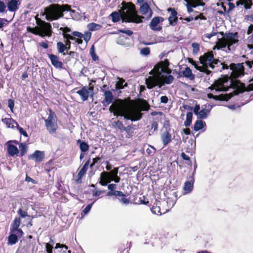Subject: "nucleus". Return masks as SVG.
<instances>
[{"instance_id":"f257e3e1","label":"nucleus","mask_w":253,"mask_h":253,"mask_svg":"<svg viewBox=\"0 0 253 253\" xmlns=\"http://www.w3.org/2000/svg\"><path fill=\"white\" fill-rule=\"evenodd\" d=\"M122 5V8L118 12L114 11L110 14L112 21L113 22H117L121 19H122L123 22L128 23H140L143 22L142 19L144 17L137 14L134 4L131 2H123Z\"/></svg>"},{"instance_id":"f03ea898","label":"nucleus","mask_w":253,"mask_h":253,"mask_svg":"<svg viewBox=\"0 0 253 253\" xmlns=\"http://www.w3.org/2000/svg\"><path fill=\"white\" fill-rule=\"evenodd\" d=\"M243 64V63L238 64L231 63L229 66L230 69L232 71L230 75V87L235 89L233 91V94L236 95L243 93L246 90L245 84L237 80L239 77L244 75L245 68Z\"/></svg>"},{"instance_id":"7ed1b4c3","label":"nucleus","mask_w":253,"mask_h":253,"mask_svg":"<svg viewBox=\"0 0 253 253\" xmlns=\"http://www.w3.org/2000/svg\"><path fill=\"white\" fill-rule=\"evenodd\" d=\"M200 62L202 65L201 67L196 68L197 70L200 72L205 73L209 75L211 73V71L208 68L209 67L211 69H214L216 67H219L222 65L218 59H214L212 51L205 53L199 58Z\"/></svg>"},{"instance_id":"20e7f679","label":"nucleus","mask_w":253,"mask_h":253,"mask_svg":"<svg viewBox=\"0 0 253 253\" xmlns=\"http://www.w3.org/2000/svg\"><path fill=\"white\" fill-rule=\"evenodd\" d=\"M38 27L32 28L31 27H27V31L30 32L35 35H39L41 37L45 36L50 37L52 34L51 25L49 23L46 22L41 19L37 21Z\"/></svg>"},{"instance_id":"39448f33","label":"nucleus","mask_w":253,"mask_h":253,"mask_svg":"<svg viewBox=\"0 0 253 253\" xmlns=\"http://www.w3.org/2000/svg\"><path fill=\"white\" fill-rule=\"evenodd\" d=\"M119 168H114L110 171H103L100 173L99 183L105 186L111 181L115 183H119L120 181L121 177L118 175Z\"/></svg>"},{"instance_id":"423d86ee","label":"nucleus","mask_w":253,"mask_h":253,"mask_svg":"<svg viewBox=\"0 0 253 253\" xmlns=\"http://www.w3.org/2000/svg\"><path fill=\"white\" fill-rule=\"evenodd\" d=\"M129 100V97L124 99L119 98L116 99L110 106L109 111L112 113L114 116L119 117L128 109Z\"/></svg>"},{"instance_id":"0eeeda50","label":"nucleus","mask_w":253,"mask_h":253,"mask_svg":"<svg viewBox=\"0 0 253 253\" xmlns=\"http://www.w3.org/2000/svg\"><path fill=\"white\" fill-rule=\"evenodd\" d=\"M44 11L46 15V19L48 21L56 20L64 16L59 4H51L45 7Z\"/></svg>"},{"instance_id":"6e6552de","label":"nucleus","mask_w":253,"mask_h":253,"mask_svg":"<svg viewBox=\"0 0 253 253\" xmlns=\"http://www.w3.org/2000/svg\"><path fill=\"white\" fill-rule=\"evenodd\" d=\"M24 232L20 228L19 222L15 220L11 222L10 227V235L8 237V243L11 245L15 244L18 241V238H21Z\"/></svg>"},{"instance_id":"1a4fd4ad","label":"nucleus","mask_w":253,"mask_h":253,"mask_svg":"<svg viewBox=\"0 0 253 253\" xmlns=\"http://www.w3.org/2000/svg\"><path fill=\"white\" fill-rule=\"evenodd\" d=\"M49 112L48 118L44 121L45 125L48 132L50 134H53L56 132L58 126L54 119L56 117L54 112L51 109H49Z\"/></svg>"},{"instance_id":"9d476101","label":"nucleus","mask_w":253,"mask_h":253,"mask_svg":"<svg viewBox=\"0 0 253 253\" xmlns=\"http://www.w3.org/2000/svg\"><path fill=\"white\" fill-rule=\"evenodd\" d=\"M119 116L123 117L125 119L131 120V121H136L141 119L142 117V114L139 110H133L128 111L127 109L125 111Z\"/></svg>"},{"instance_id":"9b49d317","label":"nucleus","mask_w":253,"mask_h":253,"mask_svg":"<svg viewBox=\"0 0 253 253\" xmlns=\"http://www.w3.org/2000/svg\"><path fill=\"white\" fill-rule=\"evenodd\" d=\"M109 87L106 84H104L100 88L101 92L104 93V99L102 101L103 106L106 107L113 102V95L110 90H108Z\"/></svg>"},{"instance_id":"f8f14e48","label":"nucleus","mask_w":253,"mask_h":253,"mask_svg":"<svg viewBox=\"0 0 253 253\" xmlns=\"http://www.w3.org/2000/svg\"><path fill=\"white\" fill-rule=\"evenodd\" d=\"M220 90L226 91L230 87L231 77L226 76L225 77L219 79L216 81Z\"/></svg>"},{"instance_id":"ddd939ff","label":"nucleus","mask_w":253,"mask_h":253,"mask_svg":"<svg viewBox=\"0 0 253 253\" xmlns=\"http://www.w3.org/2000/svg\"><path fill=\"white\" fill-rule=\"evenodd\" d=\"M224 38L228 43V49L229 50H230V47L231 45L237 43L239 41L238 39V33L237 32L226 33Z\"/></svg>"},{"instance_id":"4468645a","label":"nucleus","mask_w":253,"mask_h":253,"mask_svg":"<svg viewBox=\"0 0 253 253\" xmlns=\"http://www.w3.org/2000/svg\"><path fill=\"white\" fill-rule=\"evenodd\" d=\"M164 21V19L162 17L156 16L154 17L149 24V27L151 30L156 31H160L162 30V27L159 25Z\"/></svg>"},{"instance_id":"2eb2a0df","label":"nucleus","mask_w":253,"mask_h":253,"mask_svg":"<svg viewBox=\"0 0 253 253\" xmlns=\"http://www.w3.org/2000/svg\"><path fill=\"white\" fill-rule=\"evenodd\" d=\"M146 84L148 89H152L156 86L159 87L160 84V78L156 76H149L148 79L146 80Z\"/></svg>"},{"instance_id":"dca6fc26","label":"nucleus","mask_w":253,"mask_h":253,"mask_svg":"<svg viewBox=\"0 0 253 253\" xmlns=\"http://www.w3.org/2000/svg\"><path fill=\"white\" fill-rule=\"evenodd\" d=\"M236 95L235 94H233V92L230 93L229 94H220L219 95H214L212 93H208L207 96L209 98L211 99L213 98L215 100H219V101H228L233 96Z\"/></svg>"},{"instance_id":"f3484780","label":"nucleus","mask_w":253,"mask_h":253,"mask_svg":"<svg viewBox=\"0 0 253 253\" xmlns=\"http://www.w3.org/2000/svg\"><path fill=\"white\" fill-rule=\"evenodd\" d=\"M169 12H170L169 16L168 18L169 24L172 26L176 25L178 21L177 12L174 8H169Z\"/></svg>"},{"instance_id":"a211bd4d","label":"nucleus","mask_w":253,"mask_h":253,"mask_svg":"<svg viewBox=\"0 0 253 253\" xmlns=\"http://www.w3.org/2000/svg\"><path fill=\"white\" fill-rule=\"evenodd\" d=\"M194 113L196 115L198 116V118L204 119L207 118L209 111L206 109L200 110V106L199 104H196L194 108Z\"/></svg>"},{"instance_id":"6ab92c4d","label":"nucleus","mask_w":253,"mask_h":253,"mask_svg":"<svg viewBox=\"0 0 253 253\" xmlns=\"http://www.w3.org/2000/svg\"><path fill=\"white\" fill-rule=\"evenodd\" d=\"M45 157L44 151H41L39 150H36L34 153L29 156V159H34L35 162H42Z\"/></svg>"},{"instance_id":"aec40b11","label":"nucleus","mask_w":253,"mask_h":253,"mask_svg":"<svg viewBox=\"0 0 253 253\" xmlns=\"http://www.w3.org/2000/svg\"><path fill=\"white\" fill-rule=\"evenodd\" d=\"M168 202L165 201H157L151 208V211L155 214L160 215L161 207H167Z\"/></svg>"},{"instance_id":"412c9836","label":"nucleus","mask_w":253,"mask_h":253,"mask_svg":"<svg viewBox=\"0 0 253 253\" xmlns=\"http://www.w3.org/2000/svg\"><path fill=\"white\" fill-rule=\"evenodd\" d=\"M48 58L50 59L52 65L57 69H62L63 63L59 60V57L53 54H48Z\"/></svg>"},{"instance_id":"4be33fe9","label":"nucleus","mask_w":253,"mask_h":253,"mask_svg":"<svg viewBox=\"0 0 253 253\" xmlns=\"http://www.w3.org/2000/svg\"><path fill=\"white\" fill-rule=\"evenodd\" d=\"M116 184L114 183L108 185V189L109 190L107 194V196H124V193L121 191L115 190L116 188Z\"/></svg>"},{"instance_id":"5701e85b","label":"nucleus","mask_w":253,"mask_h":253,"mask_svg":"<svg viewBox=\"0 0 253 253\" xmlns=\"http://www.w3.org/2000/svg\"><path fill=\"white\" fill-rule=\"evenodd\" d=\"M11 142V141H9L7 142V151L9 156L14 157L16 156H17L19 153V150L16 146L10 144V143Z\"/></svg>"},{"instance_id":"b1692460","label":"nucleus","mask_w":253,"mask_h":253,"mask_svg":"<svg viewBox=\"0 0 253 253\" xmlns=\"http://www.w3.org/2000/svg\"><path fill=\"white\" fill-rule=\"evenodd\" d=\"M140 11L143 15H146L148 13V18L152 16L153 11L147 2H145L141 4L140 7Z\"/></svg>"},{"instance_id":"393cba45","label":"nucleus","mask_w":253,"mask_h":253,"mask_svg":"<svg viewBox=\"0 0 253 253\" xmlns=\"http://www.w3.org/2000/svg\"><path fill=\"white\" fill-rule=\"evenodd\" d=\"M181 77H185L189 79L190 80H194L195 79V75L192 73V70L189 67H186L182 72V75L180 73H178L177 78H179Z\"/></svg>"},{"instance_id":"a878e982","label":"nucleus","mask_w":253,"mask_h":253,"mask_svg":"<svg viewBox=\"0 0 253 253\" xmlns=\"http://www.w3.org/2000/svg\"><path fill=\"white\" fill-rule=\"evenodd\" d=\"M20 0H9L7 3L8 10L10 12H15L18 9L20 3Z\"/></svg>"},{"instance_id":"bb28decb","label":"nucleus","mask_w":253,"mask_h":253,"mask_svg":"<svg viewBox=\"0 0 253 253\" xmlns=\"http://www.w3.org/2000/svg\"><path fill=\"white\" fill-rule=\"evenodd\" d=\"M160 84L159 85V87H161L165 84H171L173 80L174 77L170 75H169L168 76H165L162 75L160 77Z\"/></svg>"},{"instance_id":"cd10ccee","label":"nucleus","mask_w":253,"mask_h":253,"mask_svg":"<svg viewBox=\"0 0 253 253\" xmlns=\"http://www.w3.org/2000/svg\"><path fill=\"white\" fill-rule=\"evenodd\" d=\"M76 93L80 96L83 101L87 100L90 96L89 91L88 90L87 86L82 87L81 89L77 91Z\"/></svg>"},{"instance_id":"c85d7f7f","label":"nucleus","mask_w":253,"mask_h":253,"mask_svg":"<svg viewBox=\"0 0 253 253\" xmlns=\"http://www.w3.org/2000/svg\"><path fill=\"white\" fill-rule=\"evenodd\" d=\"M171 134L168 130L164 131L161 135V140L164 146H166L172 140Z\"/></svg>"},{"instance_id":"c756f323","label":"nucleus","mask_w":253,"mask_h":253,"mask_svg":"<svg viewBox=\"0 0 253 253\" xmlns=\"http://www.w3.org/2000/svg\"><path fill=\"white\" fill-rule=\"evenodd\" d=\"M194 183V176L192 175L189 178V180L186 181L184 183V190L186 191L187 193L190 192L193 188V185Z\"/></svg>"},{"instance_id":"7c9ffc66","label":"nucleus","mask_w":253,"mask_h":253,"mask_svg":"<svg viewBox=\"0 0 253 253\" xmlns=\"http://www.w3.org/2000/svg\"><path fill=\"white\" fill-rule=\"evenodd\" d=\"M17 214L19 216L16 217L12 222H14L15 220H17V222H19V226H20L22 218H25L27 216H29L28 213L27 211L23 210L22 208H20L17 211Z\"/></svg>"},{"instance_id":"2f4dec72","label":"nucleus","mask_w":253,"mask_h":253,"mask_svg":"<svg viewBox=\"0 0 253 253\" xmlns=\"http://www.w3.org/2000/svg\"><path fill=\"white\" fill-rule=\"evenodd\" d=\"M163 70V67L158 63L154 66L153 69L150 72V74L160 78L162 75V74L163 72H161V71Z\"/></svg>"},{"instance_id":"473e14b6","label":"nucleus","mask_w":253,"mask_h":253,"mask_svg":"<svg viewBox=\"0 0 253 253\" xmlns=\"http://www.w3.org/2000/svg\"><path fill=\"white\" fill-rule=\"evenodd\" d=\"M77 143L79 145L81 152L86 153L89 150V146L85 141H83L81 139H78L77 141Z\"/></svg>"},{"instance_id":"72a5a7b5","label":"nucleus","mask_w":253,"mask_h":253,"mask_svg":"<svg viewBox=\"0 0 253 253\" xmlns=\"http://www.w3.org/2000/svg\"><path fill=\"white\" fill-rule=\"evenodd\" d=\"M236 4L237 6L243 5L246 9H250L253 5L251 0H238Z\"/></svg>"},{"instance_id":"f704fd0d","label":"nucleus","mask_w":253,"mask_h":253,"mask_svg":"<svg viewBox=\"0 0 253 253\" xmlns=\"http://www.w3.org/2000/svg\"><path fill=\"white\" fill-rule=\"evenodd\" d=\"M118 80L119 81L115 84V88L116 90L122 89L127 86V84L125 83V80L124 79L119 78Z\"/></svg>"},{"instance_id":"c9c22d12","label":"nucleus","mask_w":253,"mask_h":253,"mask_svg":"<svg viewBox=\"0 0 253 253\" xmlns=\"http://www.w3.org/2000/svg\"><path fill=\"white\" fill-rule=\"evenodd\" d=\"M72 34L76 37L75 42L77 43L78 44H82L83 42V41L82 38H83L84 34L82 33L78 32V31H73L72 32Z\"/></svg>"},{"instance_id":"e433bc0d","label":"nucleus","mask_w":253,"mask_h":253,"mask_svg":"<svg viewBox=\"0 0 253 253\" xmlns=\"http://www.w3.org/2000/svg\"><path fill=\"white\" fill-rule=\"evenodd\" d=\"M206 126L205 122L202 120H197L194 125L193 129L196 131H199L204 128Z\"/></svg>"},{"instance_id":"4c0bfd02","label":"nucleus","mask_w":253,"mask_h":253,"mask_svg":"<svg viewBox=\"0 0 253 253\" xmlns=\"http://www.w3.org/2000/svg\"><path fill=\"white\" fill-rule=\"evenodd\" d=\"M202 4L203 3H194V2H187L186 5V7L187 8V11L189 13H191V12H193V7L195 8L198 6H202Z\"/></svg>"},{"instance_id":"58836bf2","label":"nucleus","mask_w":253,"mask_h":253,"mask_svg":"<svg viewBox=\"0 0 253 253\" xmlns=\"http://www.w3.org/2000/svg\"><path fill=\"white\" fill-rule=\"evenodd\" d=\"M101 28L102 26L101 25L93 22L90 23L87 25V28L91 31L98 30Z\"/></svg>"},{"instance_id":"ea45409f","label":"nucleus","mask_w":253,"mask_h":253,"mask_svg":"<svg viewBox=\"0 0 253 253\" xmlns=\"http://www.w3.org/2000/svg\"><path fill=\"white\" fill-rule=\"evenodd\" d=\"M193 118V113L191 112H188L186 114V119L184 123V126L186 127L190 126Z\"/></svg>"},{"instance_id":"a19ab883","label":"nucleus","mask_w":253,"mask_h":253,"mask_svg":"<svg viewBox=\"0 0 253 253\" xmlns=\"http://www.w3.org/2000/svg\"><path fill=\"white\" fill-rule=\"evenodd\" d=\"M139 107L142 111H147L150 108V105L144 99L140 100Z\"/></svg>"},{"instance_id":"79ce46f5","label":"nucleus","mask_w":253,"mask_h":253,"mask_svg":"<svg viewBox=\"0 0 253 253\" xmlns=\"http://www.w3.org/2000/svg\"><path fill=\"white\" fill-rule=\"evenodd\" d=\"M19 147L20 151V155L21 157H23L27 152L28 146L25 143H21L20 144Z\"/></svg>"},{"instance_id":"37998d69","label":"nucleus","mask_w":253,"mask_h":253,"mask_svg":"<svg viewBox=\"0 0 253 253\" xmlns=\"http://www.w3.org/2000/svg\"><path fill=\"white\" fill-rule=\"evenodd\" d=\"M118 200L122 204L127 205L130 203L129 199L126 198V196L124 193V196H116Z\"/></svg>"},{"instance_id":"c03bdc74","label":"nucleus","mask_w":253,"mask_h":253,"mask_svg":"<svg viewBox=\"0 0 253 253\" xmlns=\"http://www.w3.org/2000/svg\"><path fill=\"white\" fill-rule=\"evenodd\" d=\"M146 197L144 196H142L139 197L138 201H136L135 199L134 200L133 203L135 204H144L147 206H150L149 205V201L148 200L146 201Z\"/></svg>"},{"instance_id":"a18cd8bd","label":"nucleus","mask_w":253,"mask_h":253,"mask_svg":"<svg viewBox=\"0 0 253 253\" xmlns=\"http://www.w3.org/2000/svg\"><path fill=\"white\" fill-rule=\"evenodd\" d=\"M89 53L93 61H96L98 60L99 57L95 53V48L93 45L91 47L90 49Z\"/></svg>"},{"instance_id":"49530a36","label":"nucleus","mask_w":253,"mask_h":253,"mask_svg":"<svg viewBox=\"0 0 253 253\" xmlns=\"http://www.w3.org/2000/svg\"><path fill=\"white\" fill-rule=\"evenodd\" d=\"M113 126L115 128H117L121 131H123L124 127L123 122L120 120L115 121L113 123Z\"/></svg>"},{"instance_id":"de8ad7c7","label":"nucleus","mask_w":253,"mask_h":253,"mask_svg":"<svg viewBox=\"0 0 253 253\" xmlns=\"http://www.w3.org/2000/svg\"><path fill=\"white\" fill-rule=\"evenodd\" d=\"M57 48L58 51L62 53L66 50V46L63 42H59L57 43Z\"/></svg>"},{"instance_id":"09e8293b","label":"nucleus","mask_w":253,"mask_h":253,"mask_svg":"<svg viewBox=\"0 0 253 253\" xmlns=\"http://www.w3.org/2000/svg\"><path fill=\"white\" fill-rule=\"evenodd\" d=\"M2 122L4 124L7 128H10V123H14V120L12 118H5L1 119Z\"/></svg>"},{"instance_id":"8fccbe9b","label":"nucleus","mask_w":253,"mask_h":253,"mask_svg":"<svg viewBox=\"0 0 253 253\" xmlns=\"http://www.w3.org/2000/svg\"><path fill=\"white\" fill-rule=\"evenodd\" d=\"M156 148L154 146H152L151 145H149V147L146 150V152L148 156H153L155 154V153H156Z\"/></svg>"},{"instance_id":"3c124183","label":"nucleus","mask_w":253,"mask_h":253,"mask_svg":"<svg viewBox=\"0 0 253 253\" xmlns=\"http://www.w3.org/2000/svg\"><path fill=\"white\" fill-rule=\"evenodd\" d=\"M217 44L221 48H225L226 46L228 47V43L224 37L218 40Z\"/></svg>"},{"instance_id":"603ef678","label":"nucleus","mask_w":253,"mask_h":253,"mask_svg":"<svg viewBox=\"0 0 253 253\" xmlns=\"http://www.w3.org/2000/svg\"><path fill=\"white\" fill-rule=\"evenodd\" d=\"M158 128V123L156 121L153 122L151 126V129L149 134H153L154 131H157Z\"/></svg>"},{"instance_id":"864d4df0","label":"nucleus","mask_w":253,"mask_h":253,"mask_svg":"<svg viewBox=\"0 0 253 253\" xmlns=\"http://www.w3.org/2000/svg\"><path fill=\"white\" fill-rule=\"evenodd\" d=\"M103 155L101 157H96L95 158H93L92 160V163L90 165V168L92 169L94 166L97 164L99 163L100 160L103 158Z\"/></svg>"},{"instance_id":"5fc2aeb1","label":"nucleus","mask_w":253,"mask_h":253,"mask_svg":"<svg viewBox=\"0 0 253 253\" xmlns=\"http://www.w3.org/2000/svg\"><path fill=\"white\" fill-rule=\"evenodd\" d=\"M192 47L193 48V53L194 54H197L200 50L199 44L197 42H193L192 44Z\"/></svg>"},{"instance_id":"6e6d98bb","label":"nucleus","mask_w":253,"mask_h":253,"mask_svg":"<svg viewBox=\"0 0 253 253\" xmlns=\"http://www.w3.org/2000/svg\"><path fill=\"white\" fill-rule=\"evenodd\" d=\"M208 89H210L211 90L215 89L216 91H221L216 81H215L214 83L208 88Z\"/></svg>"},{"instance_id":"4d7b16f0","label":"nucleus","mask_w":253,"mask_h":253,"mask_svg":"<svg viewBox=\"0 0 253 253\" xmlns=\"http://www.w3.org/2000/svg\"><path fill=\"white\" fill-rule=\"evenodd\" d=\"M60 7L62 13H63V12L65 11H70L72 10L71 6L68 4H62L61 5H60Z\"/></svg>"},{"instance_id":"13d9d810","label":"nucleus","mask_w":253,"mask_h":253,"mask_svg":"<svg viewBox=\"0 0 253 253\" xmlns=\"http://www.w3.org/2000/svg\"><path fill=\"white\" fill-rule=\"evenodd\" d=\"M54 169L52 162L49 161L45 164V170L47 172H50Z\"/></svg>"},{"instance_id":"bf43d9fd","label":"nucleus","mask_w":253,"mask_h":253,"mask_svg":"<svg viewBox=\"0 0 253 253\" xmlns=\"http://www.w3.org/2000/svg\"><path fill=\"white\" fill-rule=\"evenodd\" d=\"M150 50L149 47H144L141 49L140 53L141 54L147 56L150 54Z\"/></svg>"},{"instance_id":"052dcab7","label":"nucleus","mask_w":253,"mask_h":253,"mask_svg":"<svg viewBox=\"0 0 253 253\" xmlns=\"http://www.w3.org/2000/svg\"><path fill=\"white\" fill-rule=\"evenodd\" d=\"M84 176V174L79 172L77 175V178L76 179V182L78 184H81L82 182V178Z\"/></svg>"},{"instance_id":"680f3d73","label":"nucleus","mask_w":253,"mask_h":253,"mask_svg":"<svg viewBox=\"0 0 253 253\" xmlns=\"http://www.w3.org/2000/svg\"><path fill=\"white\" fill-rule=\"evenodd\" d=\"M55 249H57V248H62V249H65L64 251H63V253H66V252L68 250V247L66 245H64V244H60V243H57L56 244V246H55Z\"/></svg>"},{"instance_id":"e2e57ef3","label":"nucleus","mask_w":253,"mask_h":253,"mask_svg":"<svg viewBox=\"0 0 253 253\" xmlns=\"http://www.w3.org/2000/svg\"><path fill=\"white\" fill-rule=\"evenodd\" d=\"M91 34L89 32H86L84 35L83 38L86 43L90 40L91 38Z\"/></svg>"},{"instance_id":"0e129e2a","label":"nucleus","mask_w":253,"mask_h":253,"mask_svg":"<svg viewBox=\"0 0 253 253\" xmlns=\"http://www.w3.org/2000/svg\"><path fill=\"white\" fill-rule=\"evenodd\" d=\"M159 63L163 67V69L166 68L169 66V61L168 59H166L163 61H161Z\"/></svg>"},{"instance_id":"69168bd1","label":"nucleus","mask_w":253,"mask_h":253,"mask_svg":"<svg viewBox=\"0 0 253 253\" xmlns=\"http://www.w3.org/2000/svg\"><path fill=\"white\" fill-rule=\"evenodd\" d=\"M93 203H94V202L91 204H88L84 209V210L83 211V212L84 213V214H86L89 211Z\"/></svg>"},{"instance_id":"338daca9","label":"nucleus","mask_w":253,"mask_h":253,"mask_svg":"<svg viewBox=\"0 0 253 253\" xmlns=\"http://www.w3.org/2000/svg\"><path fill=\"white\" fill-rule=\"evenodd\" d=\"M46 251L47 253H52V246L49 243H46L45 244Z\"/></svg>"},{"instance_id":"774afa93","label":"nucleus","mask_w":253,"mask_h":253,"mask_svg":"<svg viewBox=\"0 0 253 253\" xmlns=\"http://www.w3.org/2000/svg\"><path fill=\"white\" fill-rule=\"evenodd\" d=\"M60 30L62 32V34H68L71 32V29L68 27H61Z\"/></svg>"}]
</instances>
